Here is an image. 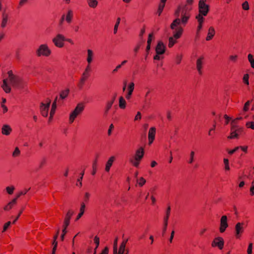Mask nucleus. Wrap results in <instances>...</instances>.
Instances as JSON below:
<instances>
[{"instance_id":"1","label":"nucleus","mask_w":254,"mask_h":254,"mask_svg":"<svg viewBox=\"0 0 254 254\" xmlns=\"http://www.w3.org/2000/svg\"><path fill=\"white\" fill-rule=\"evenodd\" d=\"M242 118H238L235 120H232L226 115H223V120H225L226 124L231 122V135L228 137L229 138H237L240 134L243 131V129L236 126V121L241 120Z\"/></svg>"},{"instance_id":"2","label":"nucleus","mask_w":254,"mask_h":254,"mask_svg":"<svg viewBox=\"0 0 254 254\" xmlns=\"http://www.w3.org/2000/svg\"><path fill=\"white\" fill-rule=\"evenodd\" d=\"M176 15L177 18L173 21L171 25V28L173 30H174L176 27L179 25L181 22L183 24H185L187 22L190 16L189 13L187 12L186 9H183L181 12V19L179 17V11L176 12Z\"/></svg>"},{"instance_id":"3","label":"nucleus","mask_w":254,"mask_h":254,"mask_svg":"<svg viewBox=\"0 0 254 254\" xmlns=\"http://www.w3.org/2000/svg\"><path fill=\"white\" fill-rule=\"evenodd\" d=\"M8 82L13 87L19 89H23L26 84L20 77L17 76L8 80Z\"/></svg>"},{"instance_id":"4","label":"nucleus","mask_w":254,"mask_h":254,"mask_svg":"<svg viewBox=\"0 0 254 254\" xmlns=\"http://www.w3.org/2000/svg\"><path fill=\"white\" fill-rule=\"evenodd\" d=\"M36 55L38 57L42 56L48 57L51 54V51L47 44H42L36 51Z\"/></svg>"},{"instance_id":"5","label":"nucleus","mask_w":254,"mask_h":254,"mask_svg":"<svg viewBox=\"0 0 254 254\" xmlns=\"http://www.w3.org/2000/svg\"><path fill=\"white\" fill-rule=\"evenodd\" d=\"M74 212L73 211L69 210L66 213L64 223V229H63V234L61 236V239L62 241L64 240V235L66 233V229L69 224L70 219L73 214Z\"/></svg>"},{"instance_id":"6","label":"nucleus","mask_w":254,"mask_h":254,"mask_svg":"<svg viewBox=\"0 0 254 254\" xmlns=\"http://www.w3.org/2000/svg\"><path fill=\"white\" fill-rule=\"evenodd\" d=\"M84 105L82 103L77 104L74 110L71 113L69 116V122L70 123L73 122L75 118L83 111Z\"/></svg>"},{"instance_id":"7","label":"nucleus","mask_w":254,"mask_h":254,"mask_svg":"<svg viewBox=\"0 0 254 254\" xmlns=\"http://www.w3.org/2000/svg\"><path fill=\"white\" fill-rule=\"evenodd\" d=\"M7 74L8 75V78L3 79L2 81V84L1 85V87L6 93L10 92L11 90L10 85L8 83V80L16 76V75L13 74L11 70L8 71Z\"/></svg>"},{"instance_id":"8","label":"nucleus","mask_w":254,"mask_h":254,"mask_svg":"<svg viewBox=\"0 0 254 254\" xmlns=\"http://www.w3.org/2000/svg\"><path fill=\"white\" fill-rule=\"evenodd\" d=\"M206 0H200L199 1V12L198 14L202 16H206L209 11V6L205 3Z\"/></svg>"},{"instance_id":"9","label":"nucleus","mask_w":254,"mask_h":254,"mask_svg":"<svg viewBox=\"0 0 254 254\" xmlns=\"http://www.w3.org/2000/svg\"><path fill=\"white\" fill-rule=\"evenodd\" d=\"M51 105V100L47 99L46 103L41 102L40 106V110L41 115L45 117H47L48 115L49 109Z\"/></svg>"},{"instance_id":"10","label":"nucleus","mask_w":254,"mask_h":254,"mask_svg":"<svg viewBox=\"0 0 254 254\" xmlns=\"http://www.w3.org/2000/svg\"><path fill=\"white\" fill-rule=\"evenodd\" d=\"M66 38L64 35L61 34H58L52 40L55 45L59 48H62L64 46V42L65 41Z\"/></svg>"},{"instance_id":"11","label":"nucleus","mask_w":254,"mask_h":254,"mask_svg":"<svg viewBox=\"0 0 254 254\" xmlns=\"http://www.w3.org/2000/svg\"><path fill=\"white\" fill-rule=\"evenodd\" d=\"M171 211L170 206H168L166 212V216L164 217V226L162 230V235L164 236L167 230L168 221L169 218Z\"/></svg>"},{"instance_id":"12","label":"nucleus","mask_w":254,"mask_h":254,"mask_svg":"<svg viewBox=\"0 0 254 254\" xmlns=\"http://www.w3.org/2000/svg\"><path fill=\"white\" fill-rule=\"evenodd\" d=\"M166 51V46L164 43L160 41L158 42L155 48V51L158 55H162L165 53Z\"/></svg>"},{"instance_id":"13","label":"nucleus","mask_w":254,"mask_h":254,"mask_svg":"<svg viewBox=\"0 0 254 254\" xmlns=\"http://www.w3.org/2000/svg\"><path fill=\"white\" fill-rule=\"evenodd\" d=\"M213 247H218L220 250H222V239L221 237L216 238L211 244Z\"/></svg>"},{"instance_id":"14","label":"nucleus","mask_w":254,"mask_h":254,"mask_svg":"<svg viewBox=\"0 0 254 254\" xmlns=\"http://www.w3.org/2000/svg\"><path fill=\"white\" fill-rule=\"evenodd\" d=\"M144 155V151L142 147H140L138 149H137L136 151L135 154L133 158H132L133 159H135L136 160H139L140 161L141 159L142 158Z\"/></svg>"},{"instance_id":"15","label":"nucleus","mask_w":254,"mask_h":254,"mask_svg":"<svg viewBox=\"0 0 254 254\" xmlns=\"http://www.w3.org/2000/svg\"><path fill=\"white\" fill-rule=\"evenodd\" d=\"M1 17L2 20L0 26L1 28H3L6 26L8 19V15L6 13L5 10H4L2 13Z\"/></svg>"},{"instance_id":"16","label":"nucleus","mask_w":254,"mask_h":254,"mask_svg":"<svg viewBox=\"0 0 254 254\" xmlns=\"http://www.w3.org/2000/svg\"><path fill=\"white\" fill-rule=\"evenodd\" d=\"M12 131L11 127L8 125H4L1 128V133L3 135H9Z\"/></svg>"},{"instance_id":"17","label":"nucleus","mask_w":254,"mask_h":254,"mask_svg":"<svg viewBox=\"0 0 254 254\" xmlns=\"http://www.w3.org/2000/svg\"><path fill=\"white\" fill-rule=\"evenodd\" d=\"M196 19L198 22V25L197 27V35H198L199 31L201 29L202 27V23L204 21V18L200 14H198L196 16Z\"/></svg>"},{"instance_id":"18","label":"nucleus","mask_w":254,"mask_h":254,"mask_svg":"<svg viewBox=\"0 0 254 254\" xmlns=\"http://www.w3.org/2000/svg\"><path fill=\"white\" fill-rule=\"evenodd\" d=\"M235 231L236 237L237 238H239L240 237V234L243 231V227L242 226V224L240 223H238L236 224L235 227Z\"/></svg>"},{"instance_id":"19","label":"nucleus","mask_w":254,"mask_h":254,"mask_svg":"<svg viewBox=\"0 0 254 254\" xmlns=\"http://www.w3.org/2000/svg\"><path fill=\"white\" fill-rule=\"evenodd\" d=\"M128 241V239L124 240L121 244L117 254H124L125 251L126 245Z\"/></svg>"},{"instance_id":"20","label":"nucleus","mask_w":254,"mask_h":254,"mask_svg":"<svg viewBox=\"0 0 254 254\" xmlns=\"http://www.w3.org/2000/svg\"><path fill=\"white\" fill-rule=\"evenodd\" d=\"M134 83L133 82L130 83L128 86V90L127 93L126 97L127 99H130V98L132 94L133 91L134 90Z\"/></svg>"},{"instance_id":"21","label":"nucleus","mask_w":254,"mask_h":254,"mask_svg":"<svg viewBox=\"0 0 254 254\" xmlns=\"http://www.w3.org/2000/svg\"><path fill=\"white\" fill-rule=\"evenodd\" d=\"M115 159V158L114 156H111L107 162L105 167V171L106 172H109L110 171V168L112 166Z\"/></svg>"},{"instance_id":"22","label":"nucleus","mask_w":254,"mask_h":254,"mask_svg":"<svg viewBox=\"0 0 254 254\" xmlns=\"http://www.w3.org/2000/svg\"><path fill=\"white\" fill-rule=\"evenodd\" d=\"M203 57H201L199 58L197 61H196V68L197 70L199 73V74H202V71H201V68H202V61Z\"/></svg>"},{"instance_id":"23","label":"nucleus","mask_w":254,"mask_h":254,"mask_svg":"<svg viewBox=\"0 0 254 254\" xmlns=\"http://www.w3.org/2000/svg\"><path fill=\"white\" fill-rule=\"evenodd\" d=\"M85 208V204H84V202H82L81 203V207L80 208V212H79V214H78V215L75 219L76 221L82 217V216L83 215V214L84 213Z\"/></svg>"},{"instance_id":"24","label":"nucleus","mask_w":254,"mask_h":254,"mask_svg":"<svg viewBox=\"0 0 254 254\" xmlns=\"http://www.w3.org/2000/svg\"><path fill=\"white\" fill-rule=\"evenodd\" d=\"M93 57V52L91 50L88 49L87 50V62L88 64V65H90V64L92 62V59Z\"/></svg>"},{"instance_id":"25","label":"nucleus","mask_w":254,"mask_h":254,"mask_svg":"<svg viewBox=\"0 0 254 254\" xmlns=\"http://www.w3.org/2000/svg\"><path fill=\"white\" fill-rule=\"evenodd\" d=\"M174 29H176V31L174 32L173 37L176 39H179L182 33L183 29L181 27H178L177 28L175 27Z\"/></svg>"},{"instance_id":"26","label":"nucleus","mask_w":254,"mask_h":254,"mask_svg":"<svg viewBox=\"0 0 254 254\" xmlns=\"http://www.w3.org/2000/svg\"><path fill=\"white\" fill-rule=\"evenodd\" d=\"M90 65H88L85 69V71L84 72H83L82 75H83V77L81 79V82H82V83H83L84 81L85 80L86 77L88 76V72L90 70Z\"/></svg>"},{"instance_id":"27","label":"nucleus","mask_w":254,"mask_h":254,"mask_svg":"<svg viewBox=\"0 0 254 254\" xmlns=\"http://www.w3.org/2000/svg\"><path fill=\"white\" fill-rule=\"evenodd\" d=\"M214 35V29L213 27H210L208 30L207 36L206 37V40L209 41L211 40Z\"/></svg>"},{"instance_id":"28","label":"nucleus","mask_w":254,"mask_h":254,"mask_svg":"<svg viewBox=\"0 0 254 254\" xmlns=\"http://www.w3.org/2000/svg\"><path fill=\"white\" fill-rule=\"evenodd\" d=\"M156 133V128L155 127H152L150 128L148 132V138H154Z\"/></svg>"},{"instance_id":"29","label":"nucleus","mask_w":254,"mask_h":254,"mask_svg":"<svg viewBox=\"0 0 254 254\" xmlns=\"http://www.w3.org/2000/svg\"><path fill=\"white\" fill-rule=\"evenodd\" d=\"M69 92V90L68 89L62 91L60 94V98L62 99H65L68 96Z\"/></svg>"},{"instance_id":"30","label":"nucleus","mask_w":254,"mask_h":254,"mask_svg":"<svg viewBox=\"0 0 254 254\" xmlns=\"http://www.w3.org/2000/svg\"><path fill=\"white\" fill-rule=\"evenodd\" d=\"M88 5L91 8H95L98 4L97 0H87Z\"/></svg>"},{"instance_id":"31","label":"nucleus","mask_w":254,"mask_h":254,"mask_svg":"<svg viewBox=\"0 0 254 254\" xmlns=\"http://www.w3.org/2000/svg\"><path fill=\"white\" fill-rule=\"evenodd\" d=\"M126 102L123 97H120L119 99V107L121 109L126 108Z\"/></svg>"},{"instance_id":"32","label":"nucleus","mask_w":254,"mask_h":254,"mask_svg":"<svg viewBox=\"0 0 254 254\" xmlns=\"http://www.w3.org/2000/svg\"><path fill=\"white\" fill-rule=\"evenodd\" d=\"M72 18V11L71 10H69L68 11L67 14V15L66 16V17L65 18V20L68 23H69L71 21Z\"/></svg>"},{"instance_id":"33","label":"nucleus","mask_w":254,"mask_h":254,"mask_svg":"<svg viewBox=\"0 0 254 254\" xmlns=\"http://www.w3.org/2000/svg\"><path fill=\"white\" fill-rule=\"evenodd\" d=\"M118 238L116 237L115 239L114 242V246H113V254H117V248H118Z\"/></svg>"},{"instance_id":"34","label":"nucleus","mask_w":254,"mask_h":254,"mask_svg":"<svg viewBox=\"0 0 254 254\" xmlns=\"http://www.w3.org/2000/svg\"><path fill=\"white\" fill-rule=\"evenodd\" d=\"M176 39L173 37H170L169 38L168 47L169 48L172 47L176 43Z\"/></svg>"},{"instance_id":"35","label":"nucleus","mask_w":254,"mask_h":254,"mask_svg":"<svg viewBox=\"0 0 254 254\" xmlns=\"http://www.w3.org/2000/svg\"><path fill=\"white\" fill-rule=\"evenodd\" d=\"M120 21H121V18L120 17H118L117 19L116 23L114 26V34H116L117 32L118 27L120 23Z\"/></svg>"},{"instance_id":"36","label":"nucleus","mask_w":254,"mask_h":254,"mask_svg":"<svg viewBox=\"0 0 254 254\" xmlns=\"http://www.w3.org/2000/svg\"><path fill=\"white\" fill-rule=\"evenodd\" d=\"M129 161L130 163L132 164V165L136 167H137L138 166L140 162L139 160H136L135 159H133V158H130L129 159Z\"/></svg>"},{"instance_id":"37","label":"nucleus","mask_w":254,"mask_h":254,"mask_svg":"<svg viewBox=\"0 0 254 254\" xmlns=\"http://www.w3.org/2000/svg\"><path fill=\"white\" fill-rule=\"evenodd\" d=\"M227 222V216L223 215V232H224V231L225 230V229L228 226Z\"/></svg>"},{"instance_id":"38","label":"nucleus","mask_w":254,"mask_h":254,"mask_svg":"<svg viewBox=\"0 0 254 254\" xmlns=\"http://www.w3.org/2000/svg\"><path fill=\"white\" fill-rule=\"evenodd\" d=\"M194 154H195V153L194 151H192L190 152V159L188 161L189 163L191 164L193 162V161L194 160Z\"/></svg>"},{"instance_id":"39","label":"nucleus","mask_w":254,"mask_h":254,"mask_svg":"<svg viewBox=\"0 0 254 254\" xmlns=\"http://www.w3.org/2000/svg\"><path fill=\"white\" fill-rule=\"evenodd\" d=\"M56 108H57V104H56L55 103H53L52 105V108H51V110L50 111V114H51V115H54Z\"/></svg>"},{"instance_id":"40","label":"nucleus","mask_w":254,"mask_h":254,"mask_svg":"<svg viewBox=\"0 0 254 254\" xmlns=\"http://www.w3.org/2000/svg\"><path fill=\"white\" fill-rule=\"evenodd\" d=\"M223 164L225 165V168L226 170H229L230 169L228 159H223Z\"/></svg>"},{"instance_id":"41","label":"nucleus","mask_w":254,"mask_h":254,"mask_svg":"<svg viewBox=\"0 0 254 254\" xmlns=\"http://www.w3.org/2000/svg\"><path fill=\"white\" fill-rule=\"evenodd\" d=\"M20 153V150L19 149V148L17 147H16L15 148V150L12 153V156L13 157H16V156H19Z\"/></svg>"},{"instance_id":"42","label":"nucleus","mask_w":254,"mask_h":254,"mask_svg":"<svg viewBox=\"0 0 254 254\" xmlns=\"http://www.w3.org/2000/svg\"><path fill=\"white\" fill-rule=\"evenodd\" d=\"M182 58V55H177L175 58V61L177 64H180Z\"/></svg>"},{"instance_id":"43","label":"nucleus","mask_w":254,"mask_h":254,"mask_svg":"<svg viewBox=\"0 0 254 254\" xmlns=\"http://www.w3.org/2000/svg\"><path fill=\"white\" fill-rule=\"evenodd\" d=\"M137 181L138 183V185L140 187H142L146 183V180L142 177L140 178L139 179L137 180Z\"/></svg>"},{"instance_id":"44","label":"nucleus","mask_w":254,"mask_h":254,"mask_svg":"<svg viewBox=\"0 0 254 254\" xmlns=\"http://www.w3.org/2000/svg\"><path fill=\"white\" fill-rule=\"evenodd\" d=\"M164 6H165V5H164L163 3L159 4L158 9L157 10V13L159 15H160V14H161Z\"/></svg>"},{"instance_id":"45","label":"nucleus","mask_w":254,"mask_h":254,"mask_svg":"<svg viewBox=\"0 0 254 254\" xmlns=\"http://www.w3.org/2000/svg\"><path fill=\"white\" fill-rule=\"evenodd\" d=\"M94 243L96 245V246L94 250L96 251L97 249L98 248V246L99 245V243H100L99 238L97 236H95V238H94Z\"/></svg>"},{"instance_id":"46","label":"nucleus","mask_w":254,"mask_h":254,"mask_svg":"<svg viewBox=\"0 0 254 254\" xmlns=\"http://www.w3.org/2000/svg\"><path fill=\"white\" fill-rule=\"evenodd\" d=\"M243 8L245 10H248L249 9V5L248 2L246 1L242 4Z\"/></svg>"},{"instance_id":"47","label":"nucleus","mask_w":254,"mask_h":254,"mask_svg":"<svg viewBox=\"0 0 254 254\" xmlns=\"http://www.w3.org/2000/svg\"><path fill=\"white\" fill-rule=\"evenodd\" d=\"M13 205L9 202L6 205L3 207L5 211H8L12 208Z\"/></svg>"},{"instance_id":"48","label":"nucleus","mask_w":254,"mask_h":254,"mask_svg":"<svg viewBox=\"0 0 254 254\" xmlns=\"http://www.w3.org/2000/svg\"><path fill=\"white\" fill-rule=\"evenodd\" d=\"M96 164H97V161L96 160H95L93 163V166H92V167H93V171L92 172V174L93 175H94L95 174H96Z\"/></svg>"},{"instance_id":"49","label":"nucleus","mask_w":254,"mask_h":254,"mask_svg":"<svg viewBox=\"0 0 254 254\" xmlns=\"http://www.w3.org/2000/svg\"><path fill=\"white\" fill-rule=\"evenodd\" d=\"M30 188L28 189H25L24 191H20L17 195V197H20L21 195H25L26 193L30 190Z\"/></svg>"},{"instance_id":"50","label":"nucleus","mask_w":254,"mask_h":254,"mask_svg":"<svg viewBox=\"0 0 254 254\" xmlns=\"http://www.w3.org/2000/svg\"><path fill=\"white\" fill-rule=\"evenodd\" d=\"M6 190L7 193H9V194H11L13 193V191L14 190V188L13 187H7L6 188Z\"/></svg>"},{"instance_id":"51","label":"nucleus","mask_w":254,"mask_h":254,"mask_svg":"<svg viewBox=\"0 0 254 254\" xmlns=\"http://www.w3.org/2000/svg\"><path fill=\"white\" fill-rule=\"evenodd\" d=\"M11 224V222L8 221L4 224L2 232L5 231Z\"/></svg>"},{"instance_id":"52","label":"nucleus","mask_w":254,"mask_h":254,"mask_svg":"<svg viewBox=\"0 0 254 254\" xmlns=\"http://www.w3.org/2000/svg\"><path fill=\"white\" fill-rule=\"evenodd\" d=\"M84 170H83V171L81 173V174H80L81 177L77 180V181L79 182V186L80 187L82 186L81 181L83 179V176L84 175Z\"/></svg>"},{"instance_id":"53","label":"nucleus","mask_w":254,"mask_h":254,"mask_svg":"<svg viewBox=\"0 0 254 254\" xmlns=\"http://www.w3.org/2000/svg\"><path fill=\"white\" fill-rule=\"evenodd\" d=\"M252 249H253V244L250 243L249 245L248 249V254H252Z\"/></svg>"},{"instance_id":"54","label":"nucleus","mask_w":254,"mask_h":254,"mask_svg":"<svg viewBox=\"0 0 254 254\" xmlns=\"http://www.w3.org/2000/svg\"><path fill=\"white\" fill-rule=\"evenodd\" d=\"M243 80L245 84L248 85L249 84V75L248 74H245L243 77Z\"/></svg>"},{"instance_id":"55","label":"nucleus","mask_w":254,"mask_h":254,"mask_svg":"<svg viewBox=\"0 0 254 254\" xmlns=\"http://www.w3.org/2000/svg\"><path fill=\"white\" fill-rule=\"evenodd\" d=\"M247 126L248 127H250L253 129H254V122H249L247 123Z\"/></svg>"},{"instance_id":"56","label":"nucleus","mask_w":254,"mask_h":254,"mask_svg":"<svg viewBox=\"0 0 254 254\" xmlns=\"http://www.w3.org/2000/svg\"><path fill=\"white\" fill-rule=\"evenodd\" d=\"M153 37V34L151 33L149 34L148 40H147V45H150L152 42V38Z\"/></svg>"},{"instance_id":"57","label":"nucleus","mask_w":254,"mask_h":254,"mask_svg":"<svg viewBox=\"0 0 254 254\" xmlns=\"http://www.w3.org/2000/svg\"><path fill=\"white\" fill-rule=\"evenodd\" d=\"M112 105H111V104H108L107 103L106 107V110H105V114H107L109 110L111 108Z\"/></svg>"},{"instance_id":"58","label":"nucleus","mask_w":254,"mask_h":254,"mask_svg":"<svg viewBox=\"0 0 254 254\" xmlns=\"http://www.w3.org/2000/svg\"><path fill=\"white\" fill-rule=\"evenodd\" d=\"M114 125L113 124H111L110 127H109V128L108 130V134L109 135H110L112 133V129H113L114 128Z\"/></svg>"},{"instance_id":"59","label":"nucleus","mask_w":254,"mask_h":254,"mask_svg":"<svg viewBox=\"0 0 254 254\" xmlns=\"http://www.w3.org/2000/svg\"><path fill=\"white\" fill-rule=\"evenodd\" d=\"M141 113L140 112H138L137 113L135 117L134 120H140L141 119Z\"/></svg>"},{"instance_id":"60","label":"nucleus","mask_w":254,"mask_h":254,"mask_svg":"<svg viewBox=\"0 0 254 254\" xmlns=\"http://www.w3.org/2000/svg\"><path fill=\"white\" fill-rule=\"evenodd\" d=\"M254 182L252 183V186L250 189L251 194L253 195H254Z\"/></svg>"},{"instance_id":"61","label":"nucleus","mask_w":254,"mask_h":254,"mask_svg":"<svg viewBox=\"0 0 254 254\" xmlns=\"http://www.w3.org/2000/svg\"><path fill=\"white\" fill-rule=\"evenodd\" d=\"M120 68H121V65H120V64L118 65L116 67V68H115L114 69H113V71H112L113 73H116V72H117V71H118V70Z\"/></svg>"},{"instance_id":"62","label":"nucleus","mask_w":254,"mask_h":254,"mask_svg":"<svg viewBox=\"0 0 254 254\" xmlns=\"http://www.w3.org/2000/svg\"><path fill=\"white\" fill-rule=\"evenodd\" d=\"M90 196V193H88V192H86L85 193V195H84V200L85 201H87L88 199H89V197Z\"/></svg>"},{"instance_id":"63","label":"nucleus","mask_w":254,"mask_h":254,"mask_svg":"<svg viewBox=\"0 0 254 254\" xmlns=\"http://www.w3.org/2000/svg\"><path fill=\"white\" fill-rule=\"evenodd\" d=\"M248 60L250 63H251V62H253V61H254V59L253 58V57L251 54H249Z\"/></svg>"},{"instance_id":"64","label":"nucleus","mask_w":254,"mask_h":254,"mask_svg":"<svg viewBox=\"0 0 254 254\" xmlns=\"http://www.w3.org/2000/svg\"><path fill=\"white\" fill-rule=\"evenodd\" d=\"M108 249L107 247H106L102 252L100 254H108Z\"/></svg>"}]
</instances>
